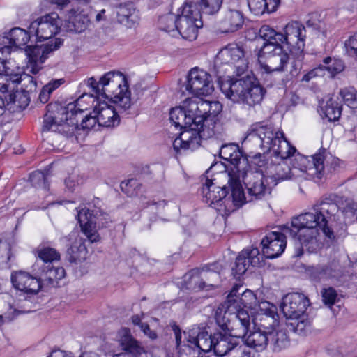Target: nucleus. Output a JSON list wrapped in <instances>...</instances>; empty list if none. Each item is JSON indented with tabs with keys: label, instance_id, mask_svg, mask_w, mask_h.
I'll list each match as a JSON object with an SVG mask.
<instances>
[{
	"label": "nucleus",
	"instance_id": "nucleus-1",
	"mask_svg": "<svg viewBox=\"0 0 357 357\" xmlns=\"http://www.w3.org/2000/svg\"><path fill=\"white\" fill-rule=\"evenodd\" d=\"M313 210L314 213H305L294 218L291 227H287L284 230L291 237H297L302 247L298 249L297 256L303 254V248L309 252H314L319 248L320 230L328 238H334L333 231L328 226V222L337 212V205L331 199L325 197L313 205Z\"/></svg>",
	"mask_w": 357,
	"mask_h": 357
},
{
	"label": "nucleus",
	"instance_id": "nucleus-2",
	"mask_svg": "<svg viewBox=\"0 0 357 357\" xmlns=\"http://www.w3.org/2000/svg\"><path fill=\"white\" fill-rule=\"evenodd\" d=\"M190 105V112H196L197 122L199 125V130H189L181 134L173 142V147L176 152L181 150L195 149L200 146L201 139H206L220 132L222 126L218 115L222 106L218 101H208L199 97H192Z\"/></svg>",
	"mask_w": 357,
	"mask_h": 357
},
{
	"label": "nucleus",
	"instance_id": "nucleus-3",
	"mask_svg": "<svg viewBox=\"0 0 357 357\" xmlns=\"http://www.w3.org/2000/svg\"><path fill=\"white\" fill-rule=\"evenodd\" d=\"M82 103V98H79L68 104L58 101L48 104L47 113L44 116L43 130H51L66 137L73 136L79 129L78 116L86 109Z\"/></svg>",
	"mask_w": 357,
	"mask_h": 357
},
{
	"label": "nucleus",
	"instance_id": "nucleus-4",
	"mask_svg": "<svg viewBox=\"0 0 357 357\" xmlns=\"http://www.w3.org/2000/svg\"><path fill=\"white\" fill-rule=\"evenodd\" d=\"M245 141L255 142L264 151H272L275 157L282 160L290 158L296 151L285 138L283 132L275 130L271 124L263 122L255 123L250 126Z\"/></svg>",
	"mask_w": 357,
	"mask_h": 357
},
{
	"label": "nucleus",
	"instance_id": "nucleus-5",
	"mask_svg": "<svg viewBox=\"0 0 357 357\" xmlns=\"http://www.w3.org/2000/svg\"><path fill=\"white\" fill-rule=\"evenodd\" d=\"M158 26L161 30L170 32L177 30L183 38L194 40L198 35V29L203 26L200 13L197 11L195 5L186 3L181 15L172 13L162 15L158 19Z\"/></svg>",
	"mask_w": 357,
	"mask_h": 357
},
{
	"label": "nucleus",
	"instance_id": "nucleus-6",
	"mask_svg": "<svg viewBox=\"0 0 357 357\" xmlns=\"http://www.w3.org/2000/svg\"><path fill=\"white\" fill-rule=\"evenodd\" d=\"M326 160L325 151L319 153L308 157L298 154L295 156L291 168L285 162L280 163L275 167V174L271 177L274 179V183L280 181L291 179L298 176V172L305 173L309 178H321L324 174Z\"/></svg>",
	"mask_w": 357,
	"mask_h": 357
},
{
	"label": "nucleus",
	"instance_id": "nucleus-7",
	"mask_svg": "<svg viewBox=\"0 0 357 357\" xmlns=\"http://www.w3.org/2000/svg\"><path fill=\"white\" fill-rule=\"evenodd\" d=\"M220 157L229 161L233 167L221 176L228 178L231 195L235 204L241 205L245 201L244 191L241 185V174L248 167V159L243 155L238 144L234 143L223 144L220 149Z\"/></svg>",
	"mask_w": 357,
	"mask_h": 357
},
{
	"label": "nucleus",
	"instance_id": "nucleus-8",
	"mask_svg": "<svg viewBox=\"0 0 357 357\" xmlns=\"http://www.w3.org/2000/svg\"><path fill=\"white\" fill-rule=\"evenodd\" d=\"M101 96L110 100L124 111L131 106L130 91L126 76L121 72L110 71L101 77Z\"/></svg>",
	"mask_w": 357,
	"mask_h": 357
},
{
	"label": "nucleus",
	"instance_id": "nucleus-9",
	"mask_svg": "<svg viewBox=\"0 0 357 357\" xmlns=\"http://www.w3.org/2000/svg\"><path fill=\"white\" fill-rule=\"evenodd\" d=\"M241 177L243 178L249 198L247 200V197H245V199L242 205L254 199H261L270 195L273 186L276 185L273 178L265 176L261 171L243 170Z\"/></svg>",
	"mask_w": 357,
	"mask_h": 357
},
{
	"label": "nucleus",
	"instance_id": "nucleus-10",
	"mask_svg": "<svg viewBox=\"0 0 357 357\" xmlns=\"http://www.w3.org/2000/svg\"><path fill=\"white\" fill-rule=\"evenodd\" d=\"M215 181V179L206 178L203 184L201 193L204 202L207 203L209 206L221 202L220 206L224 204L225 211L229 213L242 206V204H235L228 182V185H223L220 186L217 185V183L214 182Z\"/></svg>",
	"mask_w": 357,
	"mask_h": 357
},
{
	"label": "nucleus",
	"instance_id": "nucleus-11",
	"mask_svg": "<svg viewBox=\"0 0 357 357\" xmlns=\"http://www.w3.org/2000/svg\"><path fill=\"white\" fill-rule=\"evenodd\" d=\"M282 43H264L258 53L259 62L265 72H282L289 61V55L283 49Z\"/></svg>",
	"mask_w": 357,
	"mask_h": 357
},
{
	"label": "nucleus",
	"instance_id": "nucleus-12",
	"mask_svg": "<svg viewBox=\"0 0 357 357\" xmlns=\"http://www.w3.org/2000/svg\"><path fill=\"white\" fill-rule=\"evenodd\" d=\"M216 67L226 65L225 71L236 70L238 75L243 74L248 67L243 47L236 43H229L223 47L217 54L215 61Z\"/></svg>",
	"mask_w": 357,
	"mask_h": 357
},
{
	"label": "nucleus",
	"instance_id": "nucleus-13",
	"mask_svg": "<svg viewBox=\"0 0 357 357\" xmlns=\"http://www.w3.org/2000/svg\"><path fill=\"white\" fill-rule=\"evenodd\" d=\"M285 34L281 40V43H285L291 54L295 57V66L301 67V62L304 58L303 50L306 37L305 28L299 22L294 21L288 23L285 26Z\"/></svg>",
	"mask_w": 357,
	"mask_h": 357
},
{
	"label": "nucleus",
	"instance_id": "nucleus-14",
	"mask_svg": "<svg viewBox=\"0 0 357 357\" xmlns=\"http://www.w3.org/2000/svg\"><path fill=\"white\" fill-rule=\"evenodd\" d=\"M63 44L60 38H55L54 42L35 46H27L25 52L28 62L26 70L36 75L42 69V64L48 57L49 54L59 49Z\"/></svg>",
	"mask_w": 357,
	"mask_h": 357
},
{
	"label": "nucleus",
	"instance_id": "nucleus-15",
	"mask_svg": "<svg viewBox=\"0 0 357 357\" xmlns=\"http://www.w3.org/2000/svg\"><path fill=\"white\" fill-rule=\"evenodd\" d=\"M185 90L195 97L211 94L214 91L211 75L198 68L191 69L188 75Z\"/></svg>",
	"mask_w": 357,
	"mask_h": 357
},
{
	"label": "nucleus",
	"instance_id": "nucleus-16",
	"mask_svg": "<svg viewBox=\"0 0 357 357\" xmlns=\"http://www.w3.org/2000/svg\"><path fill=\"white\" fill-rule=\"evenodd\" d=\"M61 22L56 13L46 14L31 22L29 27V32L34 33L40 40L51 38L59 33Z\"/></svg>",
	"mask_w": 357,
	"mask_h": 357
},
{
	"label": "nucleus",
	"instance_id": "nucleus-17",
	"mask_svg": "<svg viewBox=\"0 0 357 357\" xmlns=\"http://www.w3.org/2000/svg\"><path fill=\"white\" fill-rule=\"evenodd\" d=\"M192 102V98H187L183 102L182 107L173 108L169 112L170 121L175 127H179L182 130L180 134L189 130H199V125L197 122L196 112H190L189 111V106Z\"/></svg>",
	"mask_w": 357,
	"mask_h": 357
},
{
	"label": "nucleus",
	"instance_id": "nucleus-18",
	"mask_svg": "<svg viewBox=\"0 0 357 357\" xmlns=\"http://www.w3.org/2000/svg\"><path fill=\"white\" fill-rule=\"evenodd\" d=\"M309 305L310 301L305 295L292 292L282 298L280 308L287 319H294L304 316Z\"/></svg>",
	"mask_w": 357,
	"mask_h": 357
},
{
	"label": "nucleus",
	"instance_id": "nucleus-19",
	"mask_svg": "<svg viewBox=\"0 0 357 357\" xmlns=\"http://www.w3.org/2000/svg\"><path fill=\"white\" fill-rule=\"evenodd\" d=\"M248 84H251L250 75L222 81L220 82V87L226 98L234 103L243 104Z\"/></svg>",
	"mask_w": 357,
	"mask_h": 357
},
{
	"label": "nucleus",
	"instance_id": "nucleus-20",
	"mask_svg": "<svg viewBox=\"0 0 357 357\" xmlns=\"http://www.w3.org/2000/svg\"><path fill=\"white\" fill-rule=\"evenodd\" d=\"M10 279L13 287L29 297L37 294L41 289V284L36 272L33 276L25 271H15L12 273Z\"/></svg>",
	"mask_w": 357,
	"mask_h": 357
},
{
	"label": "nucleus",
	"instance_id": "nucleus-21",
	"mask_svg": "<svg viewBox=\"0 0 357 357\" xmlns=\"http://www.w3.org/2000/svg\"><path fill=\"white\" fill-rule=\"evenodd\" d=\"M263 264V256L257 248L243 250L236 257L232 267V275L240 278L247 271L249 265L260 266Z\"/></svg>",
	"mask_w": 357,
	"mask_h": 357
},
{
	"label": "nucleus",
	"instance_id": "nucleus-22",
	"mask_svg": "<svg viewBox=\"0 0 357 357\" xmlns=\"http://www.w3.org/2000/svg\"><path fill=\"white\" fill-rule=\"evenodd\" d=\"M215 337L216 333L211 336L207 331L203 330L199 332L195 337H193L192 340L189 339L188 344L183 345V348L181 349L183 352L180 351V354L194 356L196 353L199 355L200 351L208 352L213 347Z\"/></svg>",
	"mask_w": 357,
	"mask_h": 357
},
{
	"label": "nucleus",
	"instance_id": "nucleus-23",
	"mask_svg": "<svg viewBox=\"0 0 357 357\" xmlns=\"http://www.w3.org/2000/svg\"><path fill=\"white\" fill-rule=\"evenodd\" d=\"M263 257L273 259L279 257L284 252L287 241L284 234L272 231L266 235L261 241Z\"/></svg>",
	"mask_w": 357,
	"mask_h": 357
},
{
	"label": "nucleus",
	"instance_id": "nucleus-24",
	"mask_svg": "<svg viewBox=\"0 0 357 357\" xmlns=\"http://www.w3.org/2000/svg\"><path fill=\"white\" fill-rule=\"evenodd\" d=\"M205 278L208 280V283L204 281L201 277L199 269H192L184 275L183 280L185 284V287L188 289L197 291L205 288L208 290L211 288L218 287V284L214 282H218L220 280L219 273L216 272H209Z\"/></svg>",
	"mask_w": 357,
	"mask_h": 357
},
{
	"label": "nucleus",
	"instance_id": "nucleus-25",
	"mask_svg": "<svg viewBox=\"0 0 357 357\" xmlns=\"http://www.w3.org/2000/svg\"><path fill=\"white\" fill-rule=\"evenodd\" d=\"M121 109L117 105L116 107L108 105L107 102H100L94 108L93 114H96L98 119V126L113 127L119 123V112Z\"/></svg>",
	"mask_w": 357,
	"mask_h": 357
},
{
	"label": "nucleus",
	"instance_id": "nucleus-26",
	"mask_svg": "<svg viewBox=\"0 0 357 357\" xmlns=\"http://www.w3.org/2000/svg\"><path fill=\"white\" fill-rule=\"evenodd\" d=\"M90 22L88 13L84 8H73L68 13L66 27L68 31L82 33L89 27Z\"/></svg>",
	"mask_w": 357,
	"mask_h": 357
},
{
	"label": "nucleus",
	"instance_id": "nucleus-27",
	"mask_svg": "<svg viewBox=\"0 0 357 357\" xmlns=\"http://www.w3.org/2000/svg\"><path fill=\"white\" fill-rule=\"evenodd\" d=\"M38 272H36L38 279L40 280L41 288L43 285L54 286L58 284V281L64 278L66 275L63 267H55L52 264H43L39 268Z\"/></svg>",
	"mask_w": 357,
	"mask_h": 357
},
{
	"label": "nucleus",
	"instance_id": "nucleus-28",
	"mask_svg": "<svg viewBox=\"0 0 357 357\" xmlns=\"http://www.w3.org/2000/svg\"><path fill=\"white\" fill-rule=\"evenodd\" d=\"M10 47L5 45L0 48V79L6 78L8 75H13V78L17 79L16 75L13 74V70L17 66L15 61L10 58ZM8 91V84L6 83L0 82V91Z\"/></svg>",
	"mask_w": 357,
	"mask_h": 357
},
{
	"label": "nucleus",
	"instance_id": "nucleus-29",
	"mask_svg": "<svg viewBox=\"0 0 357 357\" xmlns=\"http://www.w3.org/2000/svg\"><path fill=\"white\" fill-rule=\"evenodd\" d=\"M65 238L68 241L75 239L74 243L68 250L70 261L76 264L84 261L88 251L84 244V240L82 238H78V231H73Z\"/></svg>",
	"mask_w": 357,
	"mask_h": 357
},
{
	"label": "nucleus",
	"instance_id": "nucleus-30",
	"mask_svg": "<svg viewBox=\"0 0 357 357\" xmlns=\"http://www.w3.org/2000/svg\"><path fill=\"white\" fill-rule=\"evenodd\" d=\"M241 348V346H238L236 340L229 335L223 334L222 332L216 333L213 349L217 357H223L229 351Z\"/></svg>",
	"mask_w": 357,
	"mask_h": 357
},
{
	"label": "nucleus",
	"instance_id": "nucleus-31",
	"mask_svg": "<svg viewBox=\"0 0 357 357\" xmlns=\"http://www.w3.org/2000/svg\"><path fill=\"white\" fill-rule=\"evenodd\" d=\"M250 79H251V84H248L243 104L249 107H254L261 102L266 90L255 77L250 76Z\"/></svg>",
	"mask_w": 357,
	"mask_h": 357
},
{
	"label": "nucleus",
	"instance_id": "nucleus-32",
	"mask_svg": "<svg viewBox=\"0 0 357 357\" xmlns=\"http://www.w3.org/2000/svg\"><path fill=\"white\" fill-rule=\"evenodd\" d=\"M117 19L121 24L131 28L139 20V11L132 3L121 4L117 9Z\"/></svg>",
	"mask_w": 357,
	"mask_h": 357
},
{
	"label": "nucleus",
	"instance_id": "nucleus-33",
	"mask_svg": "<svg viewBox=\"0 0 357 357\" xmlns=\"http://www.w3.org/2000/svg\"><path fill=\"white\" fill-rule=\"evenodd\" d=\"M222 23L227 32H234L241 29L244 24L243 13L237 9L228 7L225 12Z\"/></svg>",
	"mask_w": 357,
	"mask_h": 357
},
{
	"label": "nucleus",
	"instance_id": "nucleus-34",
	"mask_svg": "<svg viewBox=\"0 0 357 357\" xmlns=\"http://www.w3.org/2000/svg\"><path fill=\"white\" fill-rule=\"evenodd\" d=\"M30 73H23L20 67L17 66L13 70V74L16 75L17 79L13 78V75H8L5 80H10L13 83H22V89L24 93H33L36 91L37 83L35 78L29 75Z\"/></svg>",
	"mask_w": 357,
	"mask_h": 357
},
{
	"label": "nucleus",
	"instance_id": "nucleus-35",
	"mask_svg": "<svg viewBox=\"0 0 357 357\" xmlns=\"http://www.w3.org/2000/svg\"><path fill=\"white\" fill-rule=\"evenodd\" d=\"M280 2V0H248V5L254 15H261L275 12Z\"/></svg>",
	"mask_w": 357,
	"mask_h": 357
},
{
	"label": "nucleus",
	"instance_id": "nucleus-36",
	"mask_svg": "<svg viewBox=\"0 0 357 357\" xmlns=\"http://www.w3.org/2000/svg\"><path fill=\"white\" fill-rule=\"evenodd\" d=\"M244 339L248 347L254 349L256 351H262L268 345L269 334L257 329L250 332Z\"/></svg>",
	"mask_w": 357,
	"mask_h": 357
},
{
	"label": "nucleus",
	"instance_id": "nucleus-37",
	"mask_svg": "<svg viewBox=\"0 0 357 357\" xmlns=\"http://www.w3.org/2000/svg\"><path fill=\"white\" fill-rule=\"evenodd\" d=\"M231 319L235 320L236 325H241V328L236 329L237 331L235 333V337L238 339L245 338L250 325V317L248 311L243 309L238 310Z\"/></svg>",
	"mask_w": 357,
	"mask_h": 357
},
{
	"label": "nucleus",
	"instance_id": "nucleus-38",
	"mask_svg": "<svg viewBox=\"0 0 357 357\" xmlns=\"http://www.w3.org/2000/svg\"><path fill=\"white\" fill-rule=\"evenodd\" d=\"M122 349L128 354L139 356L145 352L144 348L130 334L126 333L120 340Z\"/></svg>",
	"mask_w": 357,
	"mask_h": 357
},
{
	"label": "nucleus",
	"instance_id": "nucleus-39",
	"mask_svg": "<svg viewBox=\"0 0 357 357\" xmlns=\"http://www.w3.org/2000/svg\"><path fill=\"white\" fill-rule=\"evenodd\" d=\"M4 39L8 41L10 47H20L28 43L29 40V35L25 30L16 27L7 33Z\"/></svg>",
	"mask_w": 357,
	"mask_h": 357
},
{
	"label": "nucleus",
	"instance_id": "nucleus-40",
	"mask_svg": "<svg viewBox=\"0 0 357 357\" xmlns=\"http://www.w3.org/2000/svg\"><path fill=\"white\" fill-rule=\"evenodd\" d=\"M222 2L223 0H199L197 4L191 3L196 6L197 11L199 12L200 19H202V15H213L218 13Z\"/></svg>",
	"mask_w": 357,
	"mask_h": 357
},
{
	"label": "nucleus",
	"instance_id": "nucleus-41",
	"mask_svg": "<svg viewBox=\"0 0 357 357\" xmlns=\"http://www.w3.org/2000/svg\"><path fill=\"white\" fill-rule=\"evenodd\" d=\"M275 316H277V314L271 310L261 315L259 318V322L257 324L258 329L268 334L273 333V332L276 331L275 326H278V321Z\"/></svg>",
	"mask_w": 357,
	"mask_h": 357
},
{
	"label": "nucleus",
	"instance_id": "nucleus-42",
	"mask_svg": "<svg viewBox=\"0 0 357 357\" xmlns=\"http://www.w3.org/2000/svg\"><path fill=\"white\" fill-rule=\"evenodd\" d=\"M269 338L271 339L272 349L275 352L282 351L289 344L287 333L283 330L275 331L273 333L269 334Z\"/></svg>",
	"mask_w": 357,
	"mask_h": 357
},
{
	"label": "nucleus",
	"instance_id": "nucleus-43",
	"mask_svg": "<svg viewBox=\"0 0 357 357\" xmlns=\"http://www.w3.org/2000/svg\"><path fill=\"white\" fill-rule=\"evenodd\" d=\"M241 287H242V286L236 284L232 288L227 298L228 307L234 306L236 308L238 307H240L241 305L243 306L247 305L243 297H246L247 294H251V291L245 290L242 292H239Z\"/></svg>",
	"mask_w": 357,
	"mask_h": 357
},
{
	"label": "nucleus",
	"instance_id": "nucleus-44",
	"mask_svg": "<svg viewBox=\"0 0 357 357\" xmlns=\"http://www.w3.org/2000/svg\"><path fill=\"white\" fill-rule=\"evenodd\" d=\"M258 33L259 36L266 41L264 43L279 44L284 38L282 33L277 32L268 25H263L259 29Z\"/></svg>",
	"mask_w": 357,
	"mask_h": 357
},
{
	"label": "nucleus",
	"instance_id": "nucleus-45",
	"mask_svg": "<svg viewBox=\"0 0 357 357\" xmlns=\"http://www.w3.org/2000/svg\"><path fill=\"white\" fill-rule=\"evenodd\" d=\"M323 110L324 116L329 121H335L341 115L342 105L337 101L331 98L326 102Z\"/></svg>",
	"mask_w": 357,
	"mask_h": 357
},
{
	"label": "nucleus",
	"instance_id": "nucleus-46",
	"mask_svg": "<svg viewBox=\"0 0 357 357\" xmlns=\"http://www.w3.org/2000/svg\"><path fill=\"white\" fill-rule=\"evenodd\" d=\"M64 82L65 79L61 78L52 79L44 85L38 96L40 102L43 104L47 102L52 92L60 87Z\"/></svg>",
	"mask_w": 357,
	"mask_h": 357
},
{
	"label": "nucleus",
	"instance_id": "nucleus-47",
	"mask_svg": "<svg viewBox=\"0 0 357 357\" xmlns=\"http://www.w3.org/2000/svg\"><path fill=\"white\" fill-rule=\"evenodd\" d=\"M292 321L287 324L289 329L298 334H305L310 329L311 321L307 315L305 313L304 316L299 318L291 319Z\"/></svg>",
	"mask_w": 357,
	"mask_h": 357
},
{
	"label": "nucleus",
	"instance_id": "nucleus-48",
	"mask_svg": "<svg viewBox=\"0 0 357 357\" xmlns=\"http://www.w3.org/2000/svg\"><path fill=\"white\" fill-rule=\"evenodd\" d=\"M36 255L43 261V264H52V261L60 259L59 252L50 247L38 248L36 251Z\"/></svg>",
	"mask_w": 357,
	"mask_h": 357
},
{
	"label": "nucleus",
	"instance_id": "nucleus-49",
	"mask_svg": "<svg viewBox=\"0 0 357 357\" xmlns=\"http://www.w3.org/2000/svg\"><path fill=\"white\" fill-rule=\"evenodd\" d=\"M227 312L223 309L218 308L215 313V319L217 325L220 328V331L223 334H228L231 321L226 317Z\"/></svg>",
	"mask_w": 357,
	"mask_h": 357
},
{
	"label": "nucleus",
	"instance_id": "nucleus-50",
	"mask_svg": "<svg viewBox=\"0 0 357 357\" xmlns=\"http://www.w3.org/2000/svg\"><path fill=\"white\" fill-rule=\"evenodd\" d=\"M142 187V184L136 178H130L121 183V190L129 197L137 195Z\"/></svg>",
	"mask_w": 357,
	"mask_h": 357
},
{
	"label": "nucleus",
	"instance_id": "nucleus-51",
	"mask_svg": "<svg viewBox=\"0 0 357 357\" xmlns=\"http://www.w3.org/2000/svg\"><path fill=\"white\" fill-rule=\"evenodd\" d=\"M344 103L351 108H357V91L354 88H344L340 91Z\"/></svg>",
	"mask_w": 357,
	"mask_h": 357
},
{
	"label": "nucleus",
	"instance_id": "nucleus-52",
	"mask_svg": "<svg viewBox=\"0 0 357 357\" xmlns=\"http://www.w3.org/2000/svg\"><path fill=\"white\" fill-rule=\"evenodd\" d=\"M324 63L328 65L325 66V70H327L332 77L341 73L344 69V64L340 59L332 60L331 57H326L324 59Z\"/></svg>",
	"mask_w": 357,
	"mask_h": 357
},
{
	"label": "nucleus",
	"instance_id": "nucleus-53",
	"mask_svg": "<svg viewBox=\"0 0 357 357\" xmlns=\"http://www.w3.org/2000/svg\"><path fill=\"white\" fill-rule=\"evenodd\" d=\"M31 184L36 188L46 189L48 188L46 175L41 171H35L29 176Z\"/></svg>",
	"mask_w": 357,
	"mask_h": 357
},
{
	"label": "nucleus",
	"instance_id": "nucleus-54",
	"mask_svg": "<svg viewBox=\"0 0 357 357\" xmlns=\"http://www.w3.org/2000/svg\"><path fill=\"white\" fill-rule=\"evenodd\" d=\"M77 219L81 227H87L91 225H96L94 217L91 211L88 208H82L78 212Z\"/></svg>",
	"mask_w": 357,
	"mask_h": 357
},
{
	"label": "nucleus",
	"instance_id": "nucleus-55",
	"mask_svg": "<svg viewBox=\"0 0 357 357\" xmlns=\"http://www.w3.org/2000/svg\"><path fill=\"white\" fill-rule=\"evenodd\" d=\"M321 293L323 301L326 305L331 306L335 303L337 294L333 287L324 289Z\"/></svg>",
	"mask_w": 357,
	"mask_h": 357
},
{
	"label": "nucleus",
	"instance_id": "nucleus-56",
	"mask_svg": "<svg viewBox=\"0 0 357 357\" xmlns=\"http://www.w3.org/2000/svg\"><path fill=\"white\" fill-rule=\"evenodd\" d=\"M96 123L98 124V119L97 114H94L93 116L89 114L86 115L84 118L82 119L80 126L82 130H90L93 128Z\"/></svg>",
	"mask_w": 357,
	"mask_h": 357
},
{
	"label": "nucleus",
	"instance_id": "nucleus-57",
	"mask_svg": "<svg viewBox=\"0 0 357 357\" xmlns=\"http://www.w3.org/2000/svg\"><path fill=\"white\" fill-rule=\"evenodd\" d=\"M344 46L349 55L357 56V32L345 41Z\"/></svg>",
	"mask_w": 357,
	"mask_h": 357
},
{
	"label": "nucleus",
	"instance_id": "nucleus-58",
	"mask_svg": "<svg viewBox=\"0 0 357 357\" xmlns=\"http://www.w3.org/2000/svg\"><path fill=\"white\" fill-rule=\"evenodd\" d=\"M82 230L91 243H96L99 241L100 236L96 229L95 225L82 227Z\"/></svg>",
	"mask_w": 357,
	"mask_h": 357
},
{
	"label": "nucleus",
	"instance_id": "nucleus-59",
	"mask_svg": "<svg viewBox=\"0 0 357 357\" xmlns=\"http://www.w3.org/2000/svg\"><path fill=\"white\" fill-rule=\"evenodd\" d=\"M325 75V66L320 65L318 67L311 70L305 74L302 78V81L309 82L315 77H321Z\"/></svg>",
	"mask_w": 357,
	"mask_h": 357
},
{
	"label": "nucleus",
	"instance_id": "nucleus-60",
	"mask_svg": "<svg viewBox=\"0 0 357 357\" xmlns=\"http://www.w3.org/2000/svg\"><path fill=\"white\" fill-rule=\"evenodd\" d=\"M343 212L346 215L355 217L357 213V203L352 201L348 202L343 208Z\"/></svg>",
	"mask_w": 357,
	"mask_h": 357
},
{
	"label": "nucleus",
	"instance_id": "nucleus-61",
	"mask_svg": "<svg viewBox=\"0 0 357 357\" xmlns=\"http://www.w3.org/2000/svg\"><path fill=\"white\" fill-rule=\"evenodd\" d=\"M89 84L91 86L93 91L96 93L98 98L101 96V79L99 82H97L93 77H91L89 79Z\"/></svg>",
	"mask_w": 357,
	"mask_h": 357
},
{
	"label": "nucleus",
	"instance_id": "nucleus-62",
	"mask_svg": "<svg viewBox=\"0 0 357 357\" xmlns=\"http://www.w3.org/2000/svg\"><path fill=\"white\" fill-rule=\"evenodd\" d=\"M172 329L175 335V340H176V347L179 349L181 344V338H182V333L181 330L179 328L178 325H176L175 323H174L172 326Z\"/></svg>",
	"mask_w": 357,
	"mask_h": 357
},
{
	"label": "nucleus",
	"instance_id": "nucleus-63",
	"mask_svg": "<svg viewBox=\"0 0 357 357\" xmlns=\"http://www.w3.org/2000/svg\"><path fill=\"white\" fill-rule=\"evenodd\" d=\"M141 330L151 340H155L158 337L155 331H152L146 323L141 325Z\"/></svg>",
	"mask_w": 357,
	"mask_h": 357
},
{
	"label": "nucleus",
	"instance_id": "nucleus-64",
	"mask_svg": "<svg viewBox=\"0 0 357 357\" xmlns=\"http://www.w3.org/2000/svg\"><path fill=\"white\" fill-rule=\"evenodd\" d=\"M6 112V105L4 100L0 97V127L2 126L6 121L3 114Z\"/></svg>",
	"mask_w": 357,
	"mask_h": 357
}]
</instances>
